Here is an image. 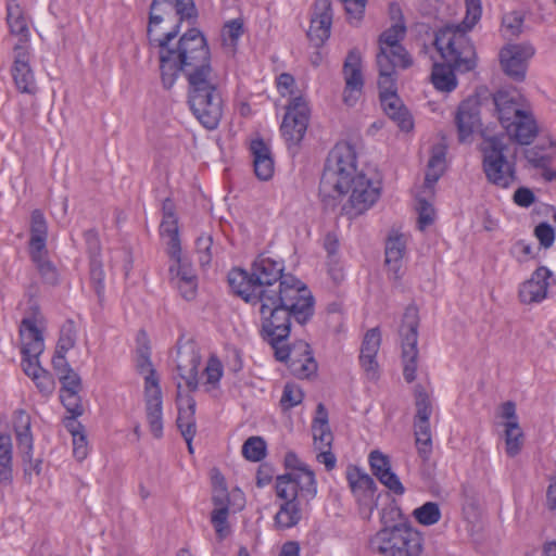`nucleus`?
I'll return each mask as SVG.
<instances>
[{
	"instance_id": "58",
	"label": "nucleus",
	"mask_w": 556,
	"mask_h": 556,
	"mask_svg": "<svg viewBox=\"0 0 556 556\" xmlns=\"http://www.w3.org/2000/svg\"><path fill=\"white\" fill-rule=\"evenodd\" d=\"M418 213V225L420 230H424L434 222V208L426 200H419Z\"/></svg>"
},
{
	"instance_id": "15",
	"label": "nucleus",
	"mask_w": 556,
	"mask_h": 556,
	"mask_svg": "<svg viewBox=\"0 0 556 556\" xmlns=\"http://www.w3.org/2000/svg\"><path fill=\"white\" fill-rule=\"evenodd\" d=\"M534 48L528 42L507 43L498 53L502 71L510 79L521 83L526 79L528 63L534 55Z\"/></svg>"
},
{
	"instance_id": "35",
	"label": "nucleus",
	"mask_w": 556,
	"mask_h": 556,
	"mask_svg": "<svg viewBox=\"0 0 556 556\" xmlns=\"http://www.w3.org/2000/svg\"><path fill=\"white\" fill-rule=\"evenodd\" d=\"M160 233L162 237L167 238V254L172 260H178L181 254V244L179 239L178 218L173 216L172 218H162L160 225Z\"/></svg>"
},
{
	"instance_id": "63",
	"label": "nucleus",
	"mask_w": 556,
	"mask_h": 556,
	"mask_svg": "<svg viewBox=\"0 0 556 556\" xmlns=\"http://www.w3.org/2000/svg\"><path fill=\"white\" fill-rule=\"evenodd\" d=\"M377 355H359V363L362 368L365 370L366 376L369 379H376L378 377V362L376 359Z\"/></svg>"
},
{
	"instance_id": "49",
	"label": "nucleus",
	"mask_w": 556,
	"mask_h": 556,
	"mask_svg": "<svg viewBox=\"0 0 556 556\" xmlns=\"http://www.w3.org/2000/svg\"><path fill=\"white\" fill-rule=\"evenodd\" d=\"M314 444L317 450L331 448L333 434L329 425H312Z\"/></svg>"
},
{
	"instance_id": "5",
	"label": "nucleus",
	"mask_w": 556,
	"mask_h": 556,
	"mask_svg": "<svg viewBox=\"0 0 556 556\" xmlns=\"http://www.w3.org/2000/svg\"><path fill=\"white\" fill-rule=\"evenodd\" d=\"M283 265L268 256L260 255L250 270L233 268L228 274L231 290L252 305L270 301L282 294L287 287H303L293 276H283Z\"/></svg>"
},
{
	"instance_id": "3",
	"label": "nucleus",
	"mask_w": 556,
	"mask_h": 556,
	"mask_svg": "<svg viewBox=\"0 0 556 556\" xmlns=\"http://www.w3.org/2000/svg\"><path fill=\"white\" fill-rule=\"evenodd\" d=\"M262 320V336L273 346L282 348L291 330V318L304 325L314 314V298L305 287H287L282 294L270 301L258 302Z\"/></svg>"
},
{
	"instance_id": "64",
	"label": "nucleus",
	"mask_w": 556,
	"mask_h": 556,
	"mask_svg": "<svg viewBox=\"0 0 556 556\" xmlns=\"http://www.w3.org/2000/svg\"><path fill=\"white\" fill-rule=\"evenodd\" d=\"M73 454L77 460H84L88 455V443L85 433L73 437Z\"/></svg>"
},
{
	"instance_id": "43",
	"label": "nucleus",
	"mask_w": 556,
	"mask_h": 556,
	"mask_svg": "<svg viewBox=\"0 0 556 556\" xmlns=\"http://www.w3.org/2000/svg\"><path fill=\"white\" fill-rule=\"evenodd\" d=\"M415 519L424 526H432L441 519V510L437 503L427 502L413 511Z\"/></svg>"
},
{
	"instance_id": "31",
	"label": "nucleus",
	"mask_w": 556,
	"mask_h": 556,
	"mask_svg": "<svg viewBox=\"0 0 556 556\" xmlns=\"http://www.w3.org/2000/svg\"><path fill=\"white\" fill-rule=\"evenodd\" d=\"M13 422L21 456L33 453L34 439L30 431V416L25 410H18L15 413Z\"/></svg>"
},
{
	"instance_id": "38",
	"label": "nucleus",
	"mask_w": 556,
	"mask_h": 556,
	"mask_svg": "<svg viewBox=\"0 0 556 556\" xmlns=\"http://www.w3.org/2000/svg\"><path fill=\"white\" fill-rule=\"evenodd\" d=\"M504 428L506 453L509 457H515L523 446V431L518 421L505 422Z\"/></svg>"
},
{
	"instance_id": "42",
	"label": "nucleus",
	"mask_w": 556,
	"mask_h": 556,
	"mask_svg": "<svg viewBox=\"0 0 556 556\" xmlns=\"http://www.w3.org/2000/svg\"><path fill=\"white\" fill-rule=\"evenodd\" d=\"M213 495L212 501L215 507H229L230 498L224 476L214 469L212 473Z\"/></svg>"
},
{
	"instance_id": "48",
	"label": "nucleus",
	"mask_w": 556,
	"mask_h": 556,
	"mask_svg": "<svg viewBox=\"0 0 556 556\" xmlns=\"http://www.w3.org/2000/svg\"><path fill=\"white\" fill-rule=\"evenodd\" d=\"M303 391L294 383H286L280 399V405L283 409H290L302 403Z\"/></svg>"
},
{
	"instance_id": "7",
	"label": "nucleus",
	"mask_w": 556,
	"mask_h": 556,
	"mask_svg": "<svg viewBox=\"0 0 556 556\" xmlns=\"http://www.w3.org/2000/svg\"><path fill=\"white\" fill-rule=\"evenodd\" d=\"M498 122L510 139L519 144H530L539 127L527 99L516 89H501L493 97Z\"/></svg>"
},
{
	"instance_id": "4",
	"label": "nucleus",
	"mask_w": 556,
	"mask_h": 556,
	"mask_svg": "<svg viewBox=\"0 0 556 556\" xmlns=\"http://www.w3.org/2000/svg\"><path fill=\"white\" fill-rule=\"evenodd\" d=\"M197 9L193 0H152L149 12L147 36L151 47L157 48L160 66H162V53L166 50L179 53L181 43L186 38H205L203 34L191 28L175 41L184 21L194 23Z\"/></svg>"
},
{
	"instance_id": "27",
	"label": "nucleus",
	"mask_w": 556,
	"mask_h": 556,
	"mask_svg": "<svg viewBox=\"0 0 556 556\" xmlns=\"http://www.w3.org/2000/svg\"><path fill=\"white\" fill-rule=\"evenodd\" d=\"M346 478L353 494L359 503L369 505L375 501L377 485L370 476L357 468H353L348 470Z\"/></svg>"
},
{
	"instance_id": "52",
	"label": "nucleus",
	"mask_w": 556,
	"mask_h": 556,
	"mask_svg": "<svg viewBox=\"0 0 556 556\" xmlns=\"http://www.w3.org/2000/svg\"><path fill=\"white\" fill-rule=\"evenodd\" d=\"M90 279L99 298L104 292V270L100 258L90 260Z\"/></svg>"
},
{
	"instance_id": "16",
	"label": "nucleus",
	"mask_w": 556,
	"mask_h": 556,
	"mask_svg": "<svg viewBox=\"0 0 556 556\" xmlns=\"http://www.w3.org/2000/svg\"><path fill=\"white\" fill-rule=\"evenodd\" d=\"M309 119V109L302 97H295L287 108L281 132L287 143L290 146L299 144L306 132Z\"/></svg>"
},
{
	"instance_id": "28",
	"label": "nucleus",
	"mask_w": 556,
	"mask_h": 556,
	"mask_svg": "<svg viewBox=\"0 0 556 556\" xmlns=\"http://www.w3.org/2000/svg\"><path fill=\"white\" fill-rule=\"evenodd\" d=\"M146 413L150 431L156 439L163 435L162 391L160 388L144 390Z\"/></svg>"
},
{
	"instance_id": "18",
	"label": "nucleus",
	"mask_w": 556,
	"mask_h": 556,
	"mask_svg": "<svg viewBox=\"0 0 556 556\" xmlns=\"http://www.w3.org/2000/svg\"><path fill=\"white\" fill-rule=\"evenodd\" d=\"M343 75L345 81L343 101L346 105L353 106L361 96L364 87L362 56L356 49H353L348 53L343 64Z\"/></svg>"
},
{
	"instance_id": "14",
	"label": "nucleus",
	"mask_w": 556,
	"mask_h": 556,
	"mask_svg": "<svg viewBox=\"0 0 556 556\" xmlns=\"http://www.w3.org/2000/svg\"><path fill=\"white\" fill-rule=\"evenodd\" d=\"M275 356L280 362H287L291 374L299 379H309L317 372L311 346L304 341H299L290 346L277 348Z\"/></svg>"
},
{
	"instance_id": "17",
	"label": "nucleus",
	"mask_w": 556,
	"mask_h": 556,
	"mask_svg": "<svg viewBox=\"0 0 556 556\" xmlns=\"http://www.w3.org/2000/svg\"><path fill=\"white\" fill-rule=\"evenodd\" d=\"M201 356L198 346L192 341L178 343L176 352V370L180 382H185L188 392H194L199 387L198 368Z\"/></svg>"
},
{
	"instance_id": "26",
	"label": "nucleus",
	"mask_w": 556,
	"mask_h": 556,
	"mask_svg": "<svg viewBox=\"0 0 556 556\" xmlns=\"http://www.w3.org/2000/svg\"><path fill=\"white\" fill-rule=\"evenodd\" d=\"M405 254V239L402 235L389 237L386 243V265L390 279L399 282L403 277V256Z\"/></svg>"
},
{
	"instance_id": "2",
	"label": "nucleus",
	"mask_w": 556,
	"mask_h": 556,
	"mask_svg": "<svg viewBox=\"0 0 556 556\" xmlns=\"http://www.w3.org/2000/svg\"><path fill=\"white\" fill-rule=\"evenodd\" d=\"M380 182L372 181L356 168V152L349 143H339L330 152L319 182V197L326 207L350 192L342 210L350 218L369 210L380 198Z\"/></svg>"
},
{
	"instance_id": "56",
	"label": "nucleus",
	"mask_w": 556,
	"mask_h": 556,
	"mask_svg": "<svg viewBox=\"0 0 556 556\" xmlns=\"http://www.w3.org/2000/svg\"><path fill=\"white\" fill-rule=\"evenodd\" d=\"M24 477L28 483L31 482L33 475L39 476L41 473L42 460L40 458H33V453L22 455Z\"/></svg>"
},
{
	"instance_id": "22",
	"label": "nucleus",
	"mask_w": 556,
	"mask_h": 556,
	"mask_svg": "<svg viewBox=\"0 0 556 556\" xmlns=\"http://www.w3.org/2000/svg\"><path fill=\"white\" fill-rule=\"evenodd\" d=\"M455 124L459 142H466L480 128V105L477 99H466L458 105Z\"/></svg>"
},
{
	"instance_id": "23",
	"label": "nucleus",
	"mask_w": 556,
	"mask_h": 556,
	"mask_svg": "<svg viewBox=\"0 0 556 556\" xmlns=\"http://www.w3.org/2000/svg\"><path fill=\"white\" fill-rule=\"evenodd\" d=\"M174 264L169 266L172 282L179 290L181 296L187 301L193 300L197 294V276L189 263L184 261L181 254L178 260H173Z\"/></svg>"
},
{
	"instance_id": "36",
	"label": "nucleus",
	"mask_w": 556,
	"mask_h": 556,
	"mask_svg": "<svg viewBox=\"0 0 556 556\" xmlns=\"http://www.w3.org/2000/svg\"><path fill=\"white\" fill-rule=\"evenodd\" d=\"M414 434L418 455L426 462L432 453L430 421L414 420Z\"/></svg>"
},
{
	"instance_id": "32",
	"label": "nucleus",
	"mask_w": 556,
	"mask_h": 556,
	"mask_svg": "<svg viewBox=\"0 0 556 556\" xmlns=\"http://www.w3.org/2000/svg\"><path fill=\"white\" fill-rule=\"evenodd\" d=\"M136 368L144 378V390L160 388V379L152 365L147 342L140 343L137 349Z\"/></svg>"
},
{
	"instance_id": "29",
	"label": "nucleus",
	"mask_w": 556,
	"mask_h": 556,
	"mask_svg": "<svg viewBox=\"0 0 556 556\" xmlns=\"http://www.w3.org/2000/svg\"><path fill=\"white\" fill-rule=\"evenodd\" d=\"M254 173L261 180H268L274 174V160L269 147L263 139H255L250 146Z\"/></svg>"
},
{
	"instance_id": "24",
	"label": "nucleus",
	"mask_w": 556,
	"mask_h": 556,
	"mask_svg": "<svg viewBox=\"0 0 556 556\" xmlns=\"http://www.w3.org/2000/svg\"><path fill=\"white\" fill-rule=\"evenodd\" d=\"M177 404H178V417L177 427L180 430L182 437H194L197 433L195 426V401L190 395V392L184 393L180 381H177Z\"/></svg>"
},
{
	"instance_id": "6",
	"label": "nucleus",
	"mask_w": 556,
	"mask_h": 556,
	"mask_svg": "<svg viewBox=\"0 0 556 556\" xmlns=\"http://www.w3.org/2000/svg\"><path fill=\"white\" fill-rule=\"evenodd\" d=\"M434 46L445 63H434L431 81L435 89L451 92L457 86L454 71L469 72L476 67V50L458 26H446L435 34Z\"/></svg>"
},
{
	"instance_id": "45",
	"label": "nucleus",
	"mask_w": 556,
	"mask_h": 556,
	"mask_svg": "<svg viewBox=\"0 0 556 556\" xmlns=\"http://www.w3.org/2000/svg\"><path fill=\"white\" fill-rule=\"evenodd\" d=\"M228 515L229 507H215L211 514V522L219 540H224L230 533Z\"/></svg>"
},
{
	"instance_id": "9",
	"label": "nucleus",
	"mask_w": 556,
	"mask_h": 556,
	"mask_svg": "<svg viewBox=\"0 0 556 556\" xmlns=\"http://www.w3.org/2000/svg\"><path fill=\"white\" fill-rule=\"evenodd\" d=\"M482 167L489 182L507 188L516 180L515 164L505 155L507 144L501 137H486L480 144Z\"/></svg>"
},
{
	"instance_id": "41",
	"label": "nucleus",
	"mask_w": 556,
	"mask_h": 556,
	"mask_svg": "<svg viewBox=\"0 0 556 556\" xmlns=\"http://www.w3.org/2000/svg\"><path fill=\"white\" fill-rule=\"evenodd\" d=\"M300 502H285L275 516V522L279 528H291L301 519Z\"/></svg>"
},
{
	"instance_id": "61",
	"label": "nucleus",
	"mask_w": 556,
	"mask_h": 556,
	"mask_svg": "<svg viewBox=\"0 0 556 556\" xmlns=\"http://www.w3.org/2000/svg\"><path fill=\"white\" fill-rule=\"evenodd\" d=\"M38 390L43 394H50L54 390V380L49 371L43 369L39 375L31 379Z\"/></svg>"
},
{
	"instance_id": "46",
	"label": "nucleus",
	"mask_w": 556,
	"mask_h": 556,
	"mask_svg": "<svg viewBox=\"0 0 556 556\" xmlns=\"http://www.w3.org/2000/svg\"><path fill=\"white\" fill-rule=\"evenodd\" d=\"M432 414V405L427 392L421 388L416 389V415L414 420L429 421Z\"/></svg>"
},
{
	"instance_id": "8",
	"label": "nucleus",
	"mask_w": 556,
	"mask_h": 556,
	"mask_svg": "<svg viewBox=\"0 0 556 556\" xmlns=\"http://www.w3.org/2000/svg\"><path fill=\"white\" fill-rule=\"evenodd\" d=\"M401 518L396 507L384 508L381 514L383 527L370 539V545L381 556H420L424 539L419 531L406 522L391 525Z\"/></svg>"
},
{
	"instance_id": "50",
	"label": "nucleus",
	"mask_w": 556,
	"mask_h": 556,
	"mask_svg": "<svg viewBox=\"0 0 556 556\" xmlns=\"http://www.w3.org/2000/svg\"><path fill=\"white\" fill-rule=\"evenodd\" d=\"M204 376L206 378L205 386L206 390H210V387L215 388L223 376V365L217 357L212 356L204 368Z\"/></svg>"
},
{
	"instance_id": "13",
	"label": "nucleus",
	"mask_w": 556,
	"mask_h": 556,
	"mask_svg": "<svg viewBox=\"0 0 556 556\" xmlns=\"http://www.w3.org/2000/svg\"><path fill=\"white\" fill-rule=\"evenodd\" d=\"M378 87L384 113L405 131L413 128V119L396 93L395 73H379Z\"/></svg>"
},
{
	"instance_id": "39",
	"label": "nucleus",
	"mask_w": 556,
	"mask_h": 556,
	"mask_svg": "<svg viewBox=\"0 0 556 556\" xmlns=\"http://www.w3.org/2000/svg\"><path fill=\"white\" fill-rule=\"evenodd\" d=\"M31 261L36 264L37 270L46 283L56 285L59 281V274L55 266L48 260L47 249L40 252H29Z\"/></svg>"
},
{
	"instance_id": "30",
	"label": "nucleus",
	"mask_w": 556,
	"mask_h": 556,
	"mask_svg": "<svg viewBox=\"0 0 556 556\" xmlns=\"http://www.w3.org/2000/svg\"><path fill=\"white\" fill-rule=\"evenodd\" d=\"M22 354L31 357H39L45 350L43 336L37 328L36 323L25 318L21 325Z\"/></svg>"
},
{
	"instance_id": "40",
	"label": "nucleus",
	"mask_w": 556,
	"mask_h": 556,
	"mask_svg": "<svg viewBox=\"0 0 556 556\" xmlns=\"http://www.w3.org/2000/svg\"><path fill=\"white\" fill-rule=\"evenodd\" d=\"M445 148L437 146L432 150L431 157L428 162V170L426 173L425 182L427 186L435 184L444 170Z\"/></svg>"
},
{
	"instance_id": "33",
	"label": "nucleus",
	"mask_w": 556,
	"mask_h": 556,
	"mask_svg": "<svg viewBox=\"0 0 556 556\" xmlns=\"http://www.w3.org/2000/svg\"><path fill=\"white\" fill-rule=\"evenodd\" d=\"M7 22L11 34L21 36L18 45L26 46L29 29L22 8L16 0H9L7 2Z\"/></svg>"
},
{
	"instance_id": "12",
	"label": "nucleus",
	"mask_w": 556,
	"mask_h": 556,
	"mask_svg": "<svg viewBox=\"0 0 556 556\" xmlns=\"http://www.w3.org/2000/svg\"><path fill=\"white\" fill-rule=\"evenodd\" d=\"M276 493L285 502L312 500L317 493L314 472L309 469H300L278 476L276 479Z\"/></svg>"
},
{
	"instance_id": "21",
	"label": "nucleus",
	"mask_w": 556,
	"mask_h": 556,
	"mask_svg": "<svg viewBox=\"0 0 556 556\" xmlns=\"http://www.w3.org/2000/svg\"><path fill=\"white\" fill-rule=\"evenodd\" d=\"M332 25L331 0H317L311 18L307 37L315 47H320L330 36Z\"/></svg>"
},
{
	"instance_id": "53",
	"label": "nucleus",
	"mask_w": 556,
	"mask_h": 556,
	"mask_svg": "<svg viewBox=\"0 0 556 556\" xmlns=\"http://www.w3.org/2000/svg\"><path fill=\"white\" fill-rule=\"evenodd\" d=\"M199 262L202 266L208 265L213 256V239L210 235H202L195 241Z\"/></svg>"
},
{
	"instance_id": "54",
	"label": "nucleus",
	"mask_w": 556,
	"mask_h": 556,
	"mask_svg": "<svg viewBox=\"0 0 556 556\" xmlns=\"http://www.w3.org/2000/svg\"><path fill=\"white\" fill-rule=\"evenodd\" d=\"M242 34L243 23L241 20L236 18L225 24L222 36L225 45L236 47Z\"/></svg>"
},
{
	"instance_id": "60",
	"label": "nucleus",
	"mask_w": 556,
	"mask_h": 556,
	"mask_svg": "<svg viewBox=\"0 0 556 556\" xmlns=\"http://www.w3.org/2000/svg\"><path fill=\"white\" fill-rule=\"evenodd\" d=\"M84 237L87 244L89 258H100L101 244L98 232L93 229H89L85 231Z\"/></svg>"
},
{
	"instance_id": "10",
	"label": "nucleus",
	"mask_w": 556,
	"mask_h": 556,
	"mask_svg": "<svg viewBox=\"0 0 556 556\" xmlns=\"http://www.w3.org/2000/svg\"><path fill=\"white\" fill-rule=\"evenodd\" d=\"M405 34V25L403 23H395L380 35L379 52L376 56L379 73H395L396 67L405 70L413 64L408 52L401 45Z\"/></svg>"
},
{
	"instance_id": "44",
	"label": "nucleus",
	"mask_w": 556,
	"mask_h": 556,
	"mask_svg": "<svg viewBox=\"0 0 556 556\" xmlns=\"http://www.w3.org/2000/svg\"><path fill=\"white\" fill-rule=\"evenodd\" d=\"M243 456L251 462H260L266 455V443L261 437H250L242 445Z\"/></svg>"
},
{
	"instance_id": "62",
	"label": "nucleus",
	"mask_w": 556,
	"mask_h": 556,
	"mask_svg": "<svg viewBox=\"0 0 556 556\" xmlns=\"http://www.w3.org/2000/svg\"><path fill=\"white\" fill-rule=\"evenodd\" d=\"M514 202L521 207H529L535 202V195L527 187L518 188L514 193Z\"/></svg>"
},
{
	"instance_id": "1",
	"label": "nucleus",
	"mask_w": 556,
	"mask_h": 556,
	"mask_svg": "<svg viewBox=\"0 0 556 556\" xmlns=\"http://www.w3.org/2000/svg\"><path fill=\"white\" fill-rule=\"evenodd\" d=\"M161 80L170 89L180 73L187 81V98L194 117L207 129H215L223 116V98L219 79L211 66V53L205 38H186L179 53H162Z\"/></svg>"
},
{
	"instance_id": "47",
	"label": "nucleus",
	"mask_w": 556,
	"mask_h": 556,
	"mask_svg": "<svg viewBox=\"0 0 556 556\" xmlns=\"http://www.w3.org/2000/svg\"><path fill=\"white\" fill-rule=\"evenodd\" d=\"M502 25L507 37H517L522 31L523 15L520 12L513 11L503 16Z\"/></svg>"
},
{
	"instance_id": "57",
	"label": "nucleus",
	"mask_w": 556,
	"mask_h": 556,
	"mask_svg": "<svg viewBox=\"0 0 556 556\" xmlns=\"http://www.w3.org/2000/svg\"><path fill=\"white\" fill-rule=\"evenodd\" d=\"M534 235L540 241V244L548 249L553 245L555 240L554 228L547 223H541L534 228Z\"/></svg>"
},
{
	"instance_id": "55",
	"label": "nucleus",
	"mask_w": 556,
	"mask_h": 556,
	"mask_svg": "<svg viewBox=\"0 0 556 556\" xmlns=\"http://www.w3.org/2000/svg\"><path fill=\"white\" fill-rule=\"evenodd\" d=\"M381 344V336L378 328L368 330L364 337L361 354L377 355Z\"/></svg>"
},
{
	"instance_id": "25",
	"label": "nucleus",
	"mask_w": 556,
	"mask_h": 556,
	"mask_svg": "<svg viewBox=\"0 0 556 556\" xmlns=\"http://www.w3.org/2000/svg\"><path fill=\"white\" fill-rule=\"evenodd\" d=\"M369 464L372 473L378 480L396 495H403L405 488L399 477L391 470L390 460L387 455L379 451L369 454Z\"/></svg>"
},
{
	"instance_id": "51",
	"label": "nucleus",
	"mask_w": 556,
	"mask_h": 556,
	"mask_svg": "<svg viewBox=\"0 0 556 556\" xmlns=\"http://www.w3.org/2000/svg\"><path fill=\"white\" fill-rule=\"evenodd\" d=\"M80 391L61 392L60 399L64 407L73 417L83 415L84 408L79 396Z\"/></svg>"
},
{
	"instance_id": "11",
	"label": "nucleus",
	"mask_w": 556,
	"mask_h": 556,
	"mask_svg": "<svg viewBox=\"0 0 556 556\" xmlns=\"http://www.w3.org/2000/svg\"><path fill=\"white\" fill-rule=\"evenodd\" d=\"M418 311L415 306H408L403 315L400 336L402 338L403 375L409 383L416 379L418 358Z\"/></svg>"
},
{
	"instance_id": "20",
	"label": "nucleus",
	"mask_w": 556,
	"mask_h": 556,
	"mask_svg": "<svg viewBox=\"0 0 556 556\" xmlns=\"http://www.w3.org/2000/svg\"><path fill=\"white\" fill-rule=\"evenodd\" d=\"M552 277V271L545 267H538L531 277L522 282L519 287L518 298L522 304L541 303L547 298L548 293V279Z\"/></svg>"
},
{
	"instance_id": "34",
	"label": "nucleus",
	"mask_w": 556,
	"mask_h": 556,
	"mask_svg": "<svg viewBox=\"0 0 556 556\" xmlns=\"http://www.w3.org/2000/svg\"><path fill=\"white\" fill-rule=\"evenodd\" d=\"M48 225L41 211L35 210L30 217L29 252L47 249Z\"/></svg>"
},
{
	"instance_id": "19",
	"label": "nucleus",
	"mask_w": 556,
	"mask_h": 556,
	"mask_svg": "<svg viewBox=\"0 0 556 556\" xmlns=\"http://www.w3.org/2000/svg\"><path fill=\"white\" fill-rule=\"evenodd\" d=\"M12 76L18 91L35 94L38 90L33 70L29 65V51L25 45L14 46Z\"/></svg>"
},
{
	"instance_id": "37",
	"label": "nucleus",
	"mask_w": 556,
	"mask_h": 556,
	"mask_svg": "<svg viewBox=\"0 0 556 556\" xmlns=\"http://www.w3.org/2000/svg\"><path fill=\"white\" fill-rule=\"evenodd\" d=\"M12 471V440L9 434H0V483L10 484Z\"/></svg>"
},
{
	"instance_id": "59",
	"label": "nucleus",
	"mask_w": 556,
	"mask_h": 556,
	"mask_svg": "<svg viewBox=\"0 0 556 556\" xmlns=\"http://www.w3.org/2000/svg\"><path fill=\"white\" fill-rule=\"evenodd\" d=\"M59 380L62 383L61 392L81 390V379L73 369L70 372L60 376Z\"/></svg>"
}]
</instances>
